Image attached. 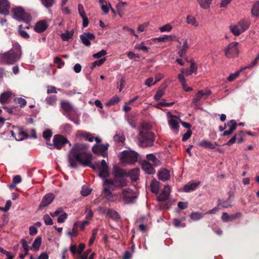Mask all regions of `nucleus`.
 <instances>
[{"instance_id": "13d9d810", "label": "nucleus", "mask_w": 259, "mask_h": 259, "mask_svg": "<svg viewBox=\"0 0 259 259\" xmlns=\"http://www.w3.org/2000/svg\"><path fill=\"white\" fill-rule=\"evenodd\" d=\"M107 54V52L105 50H102L100 52L94 54L93 55V57L95 59H98L100 58Z\"/></svg>"}, {"instance_id": "ddd939ff", "label": "nucleus", "mask_w": 259, "mask_h": 259, "mask_svg": "<svg viewBox=\"0 0 259 259\" xmlns=\"http://www.w3.org/2000/svg\"><path fill=\"white\" fill-rule=\"evenodd\" d=\"M113 176L114 178H124L127 177V171L125 169L115 165L113 167Z\"/></svg>"}, {"instance_id": "09e8293b", "label": "nucleus", "mask_w": 259, "mask_h": 259, "mask_svg": "<svg viewBox=\"0 0 259 259\" xmlns=\"http://www.w3.org/2000/svg\"><path fill=\"white\" fill-rule=\"evenodd\" d=\"M91 189L86 186H83L82 187L80 193L83 196H87L91 193Z\"/></svg>"}, {"instance_id": "c756f323", "label": "nucleus", "mask_w": 259, "mask_h": 259, "mask_svg": "<svg viewBox=\"0 0 259 259\" xmlns=\"http://www.w3.org/2000/svg\"><path fill=\"white\" fill-rule=\"evenodd\" d=\"M212 0H197L201 8L204 9H207L210 7Z\"/></svg>"}, {"instance_id": "e433bc0d", "label": "nucleus", "mask_w": 259, "mask_h": 259, "mask_svg": "<svg viewBox=\"0 0 259 259\" xmlns=\"http://www.w3.org/2000/svg\"><path fill=\"white\" fill-rule=\"evenodd\" d=\"M106 60V58H103L99 60H96L95 62H93L91 65V69H93L96 66H100L104 63L105 61Z\"/></svg>"}, {"instance_id": "b1692460", "label": "nucleus", "mask_w": 259, "mask_h": 259, "mask_svg": "<svg viewBox=\"0 0 259 259\" xmlns=\"http://www.w3.org/2000/svg\"><path fill=\"white\" fill-rule=\"evenodd\" d=\"M150 187L151 192L157 194L159 192V182L156 179H153L151 182Z\"/></svg>"}, {"instance_id": "20e7f679", "label": "nucleus", "mask_w": 259, "mask_h": 259, "mask_svg": "<svg viewBox=\"0 0 259 259\" xmlns=\"http://www.w3.org/2000/svg\"><path fill=\"white\" fill-rule=\"evenodd\" d=\"M120 159L123 162L135 164L138 160V154L132 150H124L121 153Z\"/></svg>"}, {"instance_id": "3c124183", "label": "nucleus", "mask_w": 259, "mask_h": 259, "mask_svg": "<svg viewBox=\"0 0 259 259\" xmlns=\"http://www.w3.org/2000/svg\"><path fill=\"white\" fill-rule=\"evenodd\" d=\"M52 135L53 133L52 131L50 129H47L44 131L42 134V137L45 140H49L52 137Z\"/></svg>"}, {"instance_id": "5701e85b", "label": "nucleus", "mask_w": 259, "mask_h": 259, "mask_svg": "<svg viewBox=\"0 0 259 259\" xmlns=\"http://www.w3.org/2000/svg\"><path fill=\"white\" fill-rule=\"evenodd\" d=\"M11 94L9 92H4L0 95V103L2 104L8 103L11 99Z\"/></svg>"}, {"instance_id": "423d86ee", "label": "nucleus", "mask_w": 259, "mask_h": 259, "mask_svg": "<svg viewBox=\"0 0 259 259\" xmlns=\"http://www.w3.org/2000/svg\"><path fill=\"white\" fill-rule=\"evenodd\" d=\"M54 143V147L58 150L61 149L66 144H69V146H71V144L68 139L61 135H55L53 139Z\"/></svg>"}, {"instance_id": "37998d69", "label": "nucleus", "mask_w": 259, "mask_h": 259, "mask_svg": "<svg viewBox=\"0 0 259 259\" xmlns=\"http://www.w3.org/2000/svg\"><path fill=\"white\" fill-rule=\"evenodd\" d=\"M73 35V31H66V32L62 33L61 35L63 40L67 41L71 38Z\"/></svg>"}, {"instance_id": "dca6fc26", "label": "nucleus", "mask_w": 259, "mask_h": 259, "mask_svg": "<svg viewBox=\"0 0 259 259\" xmlns=\"http://www.w3.org/2000/svg\"><path fill=\"white\" fill-rule=\"evenodd\" d=\"M140 169L135 168L127 172V177H130L132 182H136L139 177Z\"/></svg>"}, {"instance_id": "2f4dec72", "label": "nucleus", "mask_w": 259, "mask_h": 259, "mask_svg": "<svg viewBox=\"0 0 259 259\" xmlns=\"http://www.w3.org/2000/svg\"><path fill=\"white\" fill-rule=\"evenodd\" d=\"M185 220V218H183L181 219H173V224L175 227H182L184 228L186 226L185 223L182 222Z\"/></svg>"}, {"instance_id": "864d4df0", "label": "nucleus", "mask_w": 259, "mask_h": 259, "mask_svg": "<svg viewBox=\"0 0 259 259\" xmlns=\"http://www.w3.org/2000/svg\"><path fill=\"white\" fill-rule=\"evenodd\" d=\"M22 246L25 250V254H28V251L31 249V247L29 246L27 244V241L25 239H22L21 241Z\"/></svg>"}, {"instance_id": "f3484780", "label": "nucleus", "mask_w": 259, "mask_h": 259, "mask_svg": "<svg viewBox=\"0 0 259 259\" xmlns=\"http://www.w3.org/2000/svg\"><path fill=\"white\" fill-rule=\"evenodd\" d=\"M200 182L188 183L184 186L183 191L185 192H189L195 190L200 185Z\"/></svg>"}, {"instance_id": "6e6d98bb", "label": "nucleus", "mask_w": 259, "mask_h": 259, "mask_svg": "<svg viewBox=\"0 0 259 259\" xmlns=\"http://www.w3.org/2000/svg\"><path fill=\"white\" fill-rule=\"evenodd\" d=\"M14 102L16 103L19 104L21 107H24L26 105L27 101L25 99L22 98H18L14 99Z\"/></svg>"}, {"instance_id": "c9c22d12", "label": "nucleus", "mask_w": 259, "mask_h": 259, "mask_svg": "<svg viewBox=\"0 0 259 259\" xmlns=\"http://www.w3.org/2000/svg\"><path fill=\"white\" fill-rule=\"evenodd\" d=\"M251 14L253 16H259V1L253 5L251 9Z\"/></svg>"}, {"instance_id": "1a4fd4ad", "label": "nucleus", "mask_w": 259, "mask_h": 259, "mask_svg": "<svg viewBox=\"0 0 259 259\" xmlns=\"http://www.w3.org/2000/svg\"><path fill=\"white\" fill-rule=\"evenodd\" d=\"M109 144H100L95 145L92 147L93 152L97 155H101L103 157H106L108 155L107 150L109 147Z\"/></svg>"}, {"instance_id": "a18cd8bd", "label": "nucleus", "mask_w": 259, "mask_h": 259, "mask_svg": "<svg viewBox=\"0 0 259 259\" xmlns=\"http://www.w3.org/2000/svg\"><path fill=\"white\" fill-rule=\"evenodd\" d=\"M226 125L229 127L230 130L234 132L237 128V123L235 120L232 119L229 121Z\"/></svg>"}, {"instance_id": "774afa93", "label": "nucleus", "mask_w": 259, "mask_h": 259, "mask_svg": "<svg viewBox=\"0 0 259 259\" xmlns=\"http://www.w3.org/2000/svg\"><path fill=\"white\" fill-rule=\"evenodd\" d=\"M189 70L194 73H196L197 70V66L195 64L194 61H191V65L189 68Z\"/></svg>"}, {"instance_id": "aec40b11", "label": "nucleus", "mask_w": 259, "mask_h": 259, "mask_svg": "<svg viewBox=\"0 0 259 259\" xmlns=\"http://www.w3.org/2000/svg\"><path fill=\"white\" fill-rule=\"evenodd\" d=\"M158 177L159 179L162 181L168 180L170 178L169 171L167 169H164L159 171Z\"/></svg>"}, {"instance_id": "680f3d73", "label": "nucleus", "mask_w": 259, "mask_h": 259, "mask_svg": "<svg viewBox=\"0 0 259 259\" xmlns=\"http://www.w3.org/2000/svg\"><path fill=\"white\" fill-rule=\"evenodd\" d=\"M12 205V201L10 200L7 201L5 206L4 207H0V209L4 212H7Z\"/></svg>"}, {"instance_id": "8fccbe9b", "label": "nucleus", "mask_w": 259, "mask_h": 259, "mask_svg": "<svg viewBox=\"0 0 259 259\" xmlns=\"http://www.w3.org/2000/svg\"><path fill=\"white\" fill-rule=\"evenodd\" d=\"M54 62L57 64L58 68H61L64 65V62L59 57H56L54 58Z\"/></svg>"}, {"instance_id": "338daca9", "label": "nucleus", "mask_w": 259, "mask_h": 259, "mask_svg": "<svg viewBox=\"0 0 259 259\" xmlns=\"http://www.w3.org/2000/svg\"><path fill=\"white\" fill-rule=\"evenodd\" d=\"M192 132L190 130H188L186 133L183 136L182 141L185 142L188 140L192 135Z\"/></svg>"}, {"instance_id": "c03bdc74", "label": "nucleus", "mask_w": 259, "mask_h": 259, "mask_svg": "<svg viewBox=\"0 0 259 259\" xmlns=\"http://www.w3.org/2000/svg\"><path fill=\"white\" fill-rule=\"evenodd\" d=\"M99 3L101 5V9L104 12L105 14H107L109 13V9L107 6V3L104 0H99Z\"/></svg>"}, {"instance_id": "7c9ffc66", "label": "nucleus", "mask_w": 259, "mask_h": 259, "mask_svg": "<svg viewBox=\"0 0 259 259\" xmlns=\"http://www.w3.org/2000/svg\"><path fill=\"white\" fill-rule=\"evenodd\" d=\"M168 123L173 130L175 131L177 133L178 132L179 129V124L177 120L171 118L169 120Z\"/></svg>"}, {"instance_id": "79ce46f5", "label": "nucleus", "mask_w": 259, "mask_h": 259, "mask_svg": "<svg viewBox=\"0 0 259 259\" xmlns=\"http://www.w3.org/2000/svg\"><path fill=\"white\" fill-rule=\"evenodd\" d=\"M41 238L39 236L37 237L33 241L32 244V247L36 250L39 249V248L41 245Z\"/></svg>"}, {"instance_id": "cd10ccee", "label": "nucleus", "mask_w": 259, "mask_h": 259, "mask_svg": "<svg viewBox=\"0 0 259 259\" xmlns=\"http://www.w3.org/2000/svg\"><path fill=\"white\" fill-rule=\"evenodd\" d=\"M29 135L25 132L22 128H19V133L18 135V138H16V141H22L29 138Z\"/></svg>"}, {"instance_id": "f704fd0d", "label": "nucleus", "mask_w": 259, "mask_h": 259, "mask_svg": "<svg viewBox=\"0 0 259 259\" xmlns=\"http://www.w3.org/2000/svg\"><path fill=\"white\" fill-rule=\"evenodd\" d=\"M120 100V99L117 96H115L111 98L107 103L106 105L108 106H112L117 104Z\"/></svg>"}, {"instance_id": "6e6552de", "label": "nucleus", "mask_w": 259, "mask_h": 259, "mask_svg": "<svg viewBox=\"0 0 259 259\" xmlns=\"http://www.w3.org/2000/svg\"><path fill=\"white\" fill-rule=\"evenodd\" d=\"M237 42H232L230 43L225 50V55L228 58H234L237 56L238 50Z\"/></svg>"}, {"instance_id": "9d476101", "label": "nucleus", "mask_w": 259, "mask_h": 259, "mask_svg": "<svg viewBox=\"0 0 259 259\" xmlns=\"http://www.w3.org/2000/svg\"><path fill=\"white\" fill-rule=\"evenodd\" d=\"M13 12L14 13L15 18L17 20H22L25 22L28 21V20L25 18L26 14L24 10L22 8L20 7H16L13 9Z\"/></svg>"}, {"instance_id": "473e14b6", "label": "nucleus", "mask_w": 259, "mask_h": 259, "mask_svg": "<svg viewBox=\"0 0 259 259\" xmlns=\"http://www.w3.org/2000/svg\"><path fill=\"white\" fill-rule=\"evenodd\" d=\"M57 98L55 95L48 97L45 99V102L49 105L53 106L56 103Z\"/></svg>"}, {"instance_id": "9b49d317", "label": "nucleus", "mask_w": 259, "mask_h": 259, "mask_svg": "<svg viewBox=\"0 0 259 259\" xmlns=\"http://www.w3.org/2000/svg\"><path fill=\"white\" fill-rule=\"evenodd\" d=\"M10 4L8 0H0V14L7 16L10 13Z\"/></svg>"}, {"instance_id": "603ef678", "label": "nucleus", "mask_w": 259, "mask_h": 259, "mask_svg": "<svg viewBox=\"0 0 259 259\" xmlns=\"http://www.w3.org/2000/svg\"><path fill=\"white\" fill-rule=\"evenodd\" d=\"M164 89H158L157 91L156 94L155 95L154 97V99L156 101H158L160 99V98L163 96L164 94Z\"/></svg>"}, {"instance_id": "4c0bfd02", "label": "nucleus", "mask_w": 259, "mask_h": 259, "mask_svg": "<svg viewBox=\"0 0 259 259\" xmlns=\"http://www.w3.org/2000/svg\"><path fill=\"white\" fill-rule=\"evenodd\" d=\"M219 205H221L222 207L225 208L231 207L232 205L230 204L231 200L230 198H228L227 200L223 201L221 202V199H219Z\"/></svg>"}, {"instance_id": "5fc2aeb1", "label": "nucleus", "mask_w": 259, "mask_h": 259, "mask_svg": "<svg viewBox=\"0 0 259 259\" xmlns=\"http://www.w3.org/2000/svg\"><path fill=\"white\" fill-rule=\"evenodd\" d=\"M98 229L96 228V229H94L93 231H92V237L90 238V240H89V245H91L93 244V243H94V241H95V239L97 236V233H98Z\"/></svg>"}, {"instance_id": "6ab92c4d", "label": "nucleus", "mask_w": 259, "mask_h": 259, "mask_svg": "<svg viewBox=\"0 0 259 259\" xmlns=\"http://www.w3.org/2000/svg\"><path fill=\"white\" fill-rule=\"evenodd\" d=\"M143 169L148 174H153L155 172L154 168L152 165L148 161H145L142 166Z\"/></svg>"}, {"instance_id": "412c9836", "label": "nucleus", "mask_w": 259, "mask_h": 259, "mask_svg": "<svg viewBox=\"0 0 259 259\" xmlns=\"http://www.w3.org/2000/svg\"><path fill=\"white\" fill-rule=\"evenodd\" d=\"M216 143L212 144L207 140H203L198 144V146L205 149H214L215 148Z\"/></svg>"}, {"instance_id": "052dcab7", "label": "nucleus", "mask_w": 259, "mask_h": 259, "mask_svg": "<svg viewBox=\"0 0 259 259\" xmlns=\"http://www.w3.org/2000/svg\"><path fill=\"white\" fill-rule=\"evenodd\" d=\"M109 176V169L100 171L99 176L103 179L108 177Z\"/></svg>"}, {"instance_id": "a19ab883", "label": "nucleus", "mask_w": 259, "mask_h": 259, "mask_svg": "<svg viewBox=\"0 0 259 259\" xmlns=\"http://www.w3.org/2000/svg\"><path fill=\"white\" fill-rule=\"evenodd\" d=\"M203 217V214L199 212H194L190 214V218L194 221H197Z\"/></svg>"}, {"instance_id": "69168bd1", "label": "nucleus", "mask_w": 259, "mask_h": 259, "mask_svg": "<svg viewBox=\"0 0 259 259\" xmlns=\"http://www.w3.org/2000/svg\"><path fill=\"white\" fill-rule=\"evenodd\" d=\"M67 218V214L66 212H64L61 214L57 219V222L59 223H63L65 222V220Z\"/></svg>"}, {"instance_id": "a211bd4d", "label": "nucleus", "mask_w": 259, "mask_h": 259, "mask_svg": "<svg viewBox=\"0 0 259 259\" xmlns=\"http://www.w3.org/2000/svg\"><path fill=\"white\" fill-rule=\"evenodd\" d=\"M250 24V21L244 19L240 20L237 24L240 30H241L243 32L248 28Z\"/></svg>"}, {"instance_id": "7ed1b4c3", "label": "nucleus", "mask_w": 259, "mask_h": 259, "mask_svg": "<svg viewBox=\"0 0 259 259\" xmlns=\"http://www.w3.org/2000/svg\"><path fill=\"white\" fill-rule=\"evenodd\" d=\"M138 140L141 147H151L153 145L155 136L154 133L151 132L141 131L138 135Z\"/></svg>"}, {"instance_id": "f03ea898", "label": "nucleus", "mask_w": 259, "mask_h": 259, "mask_svg": "<svg viewBox=\"0 0 259 259\" xmlns=\"http://www.w3.org/2000/svg\"><path fill=\"white\" fill-rule=\"evenodd\" d=\"M21 55V51L20 46L19 47L11 49L0 55V61L2 63L12 65L17 62L20 58Z\"/></svg>"}, {"instance_id": "49530a36", "label": "nucleus", "mask_w": 259, "mask_h": 259, "mask_svg": "<svg viewBox=\"0 0 259 259\" xmlns=\"http://www.w3.org/2000/svg\"><path fill=\"white\" fill-rule=\"evenodd\" d=\"M80 38L81 39L82 44L87 47H89L91 43L90 41V39L85 36V35L83 33V34H81L80 35Z\"/></svg>"}, {"instance_id": "f8f14e48", "label": "nucleus", "mask_w": 259, "mask_h": 259, "mask_svg": "<svg viewBox=\"0 0 259 259\" xmlns=\"http://www.w3.org/2000/svg\"><path fill=\"white\" fill-rule=\"evenodd\" d=\"M54 199V195L52 193H49L45 195L39 205V209H42L45 207L49 205L52 203Z\"/></svg>"}, {"instance_id": "de8ad7c7", "label": "nucleus", "mask_w": 259, "mask_h": 259, "mask_svg": "<svg viewBox=\"0 0 259 259\" xmlns=\"http://www.w3.org/2000/svg\"><path fill=\"white\" fill-rule=\"evenodd\" d=\"M43 5L47 8L53 7L55 3V0H41Z\"/></svg>"}, {"instance_id": "4468645a", "label": "nucleus", "mask_w": 259, "mask_h": 259, "mask_svg": "<svg viewBox=\"0 0 259 259\" xmlns=\"http://www.w3.org/2000/svg\"><path fill=\"white\" fill-rule=\"evenodd\" d=\"M48 25L45 20H41L37 22L35 26L34 30L38 33L44 32L48 27Z\"/></svg>"}, {"instance_id": "393cba45", "label": "nucleus", "mask_w": 259, "mask_h": 259, "mask_svg": "<svg viewBox=\"0 0 259 259\" xmlns=\"http://www.w3.org/2000/svg\"><path fill=\"white\" fill-rule=\"evenodd\" d=\"M61 108L66 112L69 113L73 110V107L70 103L66 101H62L61 103Z\"/></svg>"}, {"instance_id": "a878e982", "label": "nucleus", "mask_w": 259, "mask_h": 259, "mask_svg": "<svg viewBox=\"0 0 259 259\" xmlns=\"http://www.w3.org/2000/svg\"><path fill=\"white\" fill-rule=\"evenodd\" d=\"M107 215L112 220L117 221L120 219L118 212L113 209H109L107 211Z\"/></svg>"}, {"instance_id": "0eeeda50", "label": "nucleus", "mask_w": 259, "mask_h": 259, "mask_svg": "<svg viewBox=\"0 0 259 259\" xmlns=\"http://www.w3.org/2000/svg\"><path fill=\"white\" fill-rule=\"evenodd\" d=\"M122 196L124 203L126 204L134 203L137 198L134 192L130 188H126L122 190Z\"/></svg>"}, {"instance_id": "e2e57ef3", "label": "nucleus", "mask_w": 259, "mask_h": 259, "mask_svg": "<svg viewBox=\"0 0 259 259\" xmlns=\"http://www.w3.org/2000/svg\"><path fill=\"white\" fill-rule=\"evenodd\" d=\"M174 104V102L166 103L165 100L162 99L160 102L158 103V106H161L162 107H170Z\"/></svg>"}, {"instance_id": "f257e3e1", "label": "nucleus", "mask_w": 259, "mask_h": 259, "mask_svg": "<svg viewBox=\"0 0 259 259\" xmlns=\"http://www.w3.org/2000/svg\"><path fill=\"white\" fill-rule=\"evenodd\" d=\"M89 145L83 143H75L70 150L68 155V162L70 166L76 168L79 163L83 166H89L94 170H104L109 169L105 160L103 159L101 163H92L93 155L85 151L88 149Z\"/></svg>"}, {"instance_id": "4be33fe9", "label": "nucleus", "mask_w": 259, "mask_h": 259, "mask_svg": "<svg viewBox=\"0 0 259 259\" xmlns=\"http://www.w3.org/2000/svg\"><path fill=\"white\" fill-rule=\"evenodd\" d=\"M189 47L187 40H185L184 42H183V46H182V47L180 48L178 51V54L181 57L183 58L185 56L187 51L189 49Z\"/></svg>"}, {"instance_id": "39448f33", "label": "nucleus", "mask_w": 259, "mask_h": 259, "mask_svg": "<svg viewBox=\"0 0 259 259\" xmlns=\"http://www.w3.org/2000/svg\"><path fill=\"white\" fill-rule=\"evenodd\" d=\"M104 185H112L115 188L121 189L127 186L126 180L124 178H114L106 179Z\"/></svg>"}, {"instance_id": "2eb2a0df", "label": "nucleus", "mask_w": 259, "mask_h": 259, "mask_svg": "<svg viewBox=\"0 0 259 259\" xmlns=\"http://www.w3.org/2000/svg\"><path fill=\"white\" fill-rule=\"evenodd\" d=\"M170 193V187L165 186L161 193L157 197V200L159 201H164L168 199Z\"/></svg>"}, {"instance_id": "c85d7f7f", "label": "nucleus", "mask_w": 259, "mask_h": 259, "mask_svg": "<svg viewBox=\"0 0 259 259\" xmlns=\"http://www.w3.org/2000/svg\"><path fill=\"white\" fill-rule=\"evenodd\" d=\"M203 97V91H199L195 95V97L192 100V104L195 106H197L199 102Z\"/></svg>"}, {"instance_id": "72a5a7b5", "label": "nucleus", "mask_w": 259, "mask_h": 259, "mask_svg": "<svg viewBox=\"0 0 259 259\" xmlns=\"http://www.w3.org/2000/svg\"><path fill=\"white\" fill-rule=\"evenodd\" d=\"M113 139L117 143L123 142L125 140V137L122 133L119 132L114 136Z\"/></svg>"}, {"instance_id": "0e129e2a", "label": "nucleus", "mask_w": 259, "mask_h": 259, "mask_svg": "<svg viewBox=\"0 0 259 259\" xmlns=\"http://www.w3.org/2000/svg\"><path fill=\"white\" fill-rule=\"evenodd\" d=\"M106 187L103 189V192L106 196H110L112 195L110 188L112 185H105Z\"/></svg>"}, {"instance_id": "4d7b16f0", "label": "nucleus", "mask_w": 259, "mask_h": 259, "mask_svg": "<svg viewBox=\"0 0 259 259\" xmlns=\"http://www.w3.org/2000/svg\"><path fill=\"white\" fill-rule=\"evenodd\" d=\"M43 219L44 220L45 223L47 225H52L53 224V222L52 219L50 217L49 214H46L44 215Z\"/></svg>"}, {"instance_id": "ea45409f", "label": "nucleus", "mask_w": 259, "mask_h": 259, "mask_svg": "<svg viewBox=\"0 0 259 259\" xmlns=\"http://www.w3.org/2000/svg\"><path fill=\"white\" fill-rule=\"evenodd\" d=\"M135 49L138 50L142 51L145 53H147L149 50V48L145 46L144 42L137 44L135 46Z\"/></svg>"}, {"instance_id": "bf43d9fd", "label": "nucleus", "mask_w": 259, "mask_h": 259, "mask_svg": "<svg viewBox=\"0 0 259 259\" xmlns=\"http://www.w3.org/2000/svg\"><path fill=\"white\" fill-rule=\"evenodd\" d=\"M78 12H79V15L81 16V17L82 18L83 17H87L85 12L84 11L83 7L82 4H78Z\"/></svg>"}, {"instance_id": "bb28decb", "label": "nucleus", "mask_w": 259, "mask_h": 259, "mask_svg": "<svg viewBox=\"0 0 259 259\" xmlns=\"http://www.w3.org/2000/svg\"><path fill=\"white\" fill-rule=\"evenodd\" d=\"M77 134L84 138L87 141L89 142H93L94 141V138L92 135L87 132H82V131H78Z\"/></svg>"}, {"instance_id": "58836bf2", "label": "nucleus", "mask_w": 259, "mask_h": 259, "mask_svg": "<svg viewBox=\"0 0 259 259\" xmlns=\"http://www.w3.org/2000/svg\"><path fill=\"white\" fill-rule=\"evenodd\" d=\"M230 30L234 35L236 36L240 35L243 32L241 30H240L237 24L231 26Z\"/></svg>"}]
</instances>
